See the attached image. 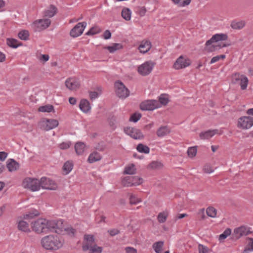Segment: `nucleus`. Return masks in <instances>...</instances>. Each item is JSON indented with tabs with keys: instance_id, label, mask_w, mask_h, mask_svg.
<instances>
[{
	"instance_id": "20",
	"label": "nucleus",
	"mask_w": 253,
	"mask_h": 253,
	"mask_svg": "<svg viewBox=\"0 0 253 253\" xmlns=\"http://www.w3.org/2000/svg\"><path fill=\"white\" fill-rule=\"evenodd\" d=\"M43 129L45 130H49L53 129L58 126L59 123L55 119H46L42 122Z\"/></svg>"
},
{
	"instance_id": "30",
	"label": "nucleus",
	"mask_w": 253,
	"mask_h": 253,
	"mask_svg": "<svg viewBox=\"0 0 253 253\" xmlns=\"http://www.w3.org/2000/svg\"><path fill=\"white\" fill-rule=\"evenodd\" d=\"M85 149V144L81 142H77L75 145V149L78 155H82Z\"/></svg>"
},
{
	"instance_id": "57",
	"label": "nucleus",
	"mask_w": 253,
	"mask_h": 253,
	"mask_svg": "<svg viewBox=\"0 0 253 253\" xmlns=\"http://www.w3.org/2000/svg\"><path fill=\"white\" fill-rule=\"evenodd\" d=\"M126 253H137V250L132 247H127L125 248Z\"/></svg>"
},
{
	"instance_id": "6",
	"label": "nucleus",
	"mask_w": 253,
	"mask_h": 253,
	"mask_svg": "<svg viewBox=\"0 0 253 253\" xmlns=\"http://www.w3.org/2000/svg\"><path fill=\"white\" fill-rule=\"evenodd\" d=\"M115 88L116 94L119 98H125L129 95V90L121 81L115 83Z\"/></svg>"
},
{
	"instance_id": "19",
	"label": "nucleus",
	"mask_w": 253,
	"mask_h": 253,
	"mask_svg": "<svg viewBox=\"0 0 253 253\" xmlns=\"http://www.w3.org/2000/svg\"><path fill=\"white\" fill-rule=\"evenodd\" d=\"M95 244L93 235H85L84 236V241L82 245V249L84 252L87 251L89 249V246Z\"/></svg>"
},
{
	"instance_id": "8",
	"label": "nucleus",
	"mask_w": 253,
	"mask_h": 253,
	"mask_svg": "<svg viewBox=\"0 0 253 253\" xmlns=\"http://www.w3.org/2000/svg\"><path fill=\"white\" fill-rule=\"evenodd\" d=\"M143 182V179L141 177L136 176H127L123 179L122 184L125 187H130L139 185Z\"/></svg>"
},
{
	"instance_id": "29",
	"label": "nucleus",
	"mask_w": 253,
	"mask_h": 253,
	"mask_svg": "<svg viewBox=\"0 0 253 253\" xmlns=\"http://www.w3.org/2000/svg\"><path fill=\"white\" fill-rule=\"evenodd\" d=\"M101 159V156L97 152H93L91 153L88 158V161L90 163L98 161Z\"/></svg>"
},
{
	"instance_id": "46",
	"label": "nucleus",
	"mask_w": 253,
	"mask_h": 253,
	"mask_svg": "<svg viewBox=\"0 0 253 253\" xmlns=\"http://www.w3.org/2000/svg\"><path fill=\"white\" fill-rule=\"evenodd\" d=\"M231 233V230L230 228H227L223 233L219 235V240L220 241L224 240Z\"/></svg>"
},
{
	"instance_id": "28",
	"label": "nucleus",
	"mask_w": 253,
	"mask_h": 253,
	"mask_svg": "<svg viewBox=\"0 0 253 253\" xmlns=\"http://www.w3.org/2000/svg\"><path fill=\"white\" fill-rule=\"evenodd\" d=\"M245 24V21L244 20H234L231 23V27L234 29L240 30L244 27Z\"/></svg>"
},
{
	"instance_id": "4",
	"label": "nucleus",
	"mask_w": 253,
	"mask_h": 253,
	"mask_svg": "<svg viewBox=\"0 0 253 253\" xmlns=\"http://www.w3.org/2000/svg\"><path fill=\"white\" fill-rule=\"evenodd\" d=\"M48 233L49 232H55L57 234H60L66 228L62 220H48Z\"/></svg>"
},
{
	"instance_id": "16",
	"label": "nucleus",
	"mask_w": 253,
	"mask_h": 253,
	"mask_svg": "<svg viewBox=\"0 0 253 253\" xmlns=\"http://www.w3.org/2000/svg\"><path fill=\"white\" fill-rule=\"evenodd\" d=\"M86 26L85 22L78 23L71 30L70 35L73 38H76L80 36L83 33V31Z\"/></svg>"
},
{
	"instance_id": "26",
	"label": "nucleus",
	"mask_w": 253,
	"mask_h": 253,
	"mask_svg": "<svg viewBox=\"0 0 253 253\" xmlns=\"http://www.w3.org/2000/svg\"><path fill=\"white\" fill-rule=\"evenodd\" d=\"M170 132V130L167 126H163L157 130V135L159 137H162L169 134Z\"/></svg>"
},
{
	"instance_id": "5",
	"label": "nucleus",
	"mask_w": 253,
	"mask_h": 253,
	"mask_svg": "<svg viewBox=\"0 0 253 253\" xmlns=\"http://www.w3.org/2000/svg\"><path fill=\"white\" fill-rule=\"evenodd\" d=\"M22 185L24 188H28L32 191H36L40 189V181L37 178H26L23 180Z\"/></svg>"
},
{
	"instance_id": "35",
	"label": "nucleus",
	"mask_w": 253,
	"mask_h": 253,
	"mask_svg": "<svg viewBox=\"0 0 253 253\" xmlns=\"http://www.w3.org/2000/svg\"><path fill=\"white\" fill-rule=\"evenodd\" d=\"M89 248L88 253H101L102 252V248L98 246L96 244L89 246Z\"/></svg>"
},
{
	"instance_id": "13",
	"label": "nucleus",
	"mask_w": 253,
	"mask_h": 253,
	"mask_svg": "<svg viewBox=\"0 0 253 253\" xmlns=\"http://www.w3.org/2000/svg\"><path fill=\"white\" fill-rule=\"evenodd\" d=\"M124 131L127 135L134 139H142L144 138V135L141 130L135 127H125Z\"/></svg>"
},
{
	"instance_id": "58",
	"label": "nucleus",
	"mask_w": 253,
	"mask_h": 253,
	"mask_svg": "<svg viewBox=\"0 0 253 253\" xmlns=\"http://www.w3.org/2000/svg\"><path fill=\"white\" fill-rule=\"evenodd\" d=\"M199 253H206L208 251V249L202 245H199Z\"/></svg>"
},
{
	"instance_id": "51",
	"label": "nucleus",
	"mask_w": 253,
	"mask_h": 253,
	"mask_svg": "<svg viewBox=\"0 0 253 253\" xmlns=\"http://www.w3.org/2000/svg\"><path fill=\"white\" fill-rule=\"evenodd\" d=\"M141 117L140 114L134 113L129 118V121L133 122H137Z\"/></svg>"
},
{
	"instance_id": "33",
	"label": "nucleus",
	"mask_w": 253,
	"mask_h": 253,
	"mask_svg": "<svg viewBox=\"0 0 253 253\" xmlns=\"http://www.w3.org/2000/svg\"><path fill=\"white\" fill-rule=\"evenodd\" d=\"M131 11L128 8H124L122 11V16L126 21H128L131 18Z\"/></svg>"
},
{
	"instance_id": "39",
	"label": "nucleus",
	"mask_w": 253,
	"mask_h": 253,
	"mask_svg": "<svg viewBox=\"0 0 253 253\" xmlns=\"http://www.w3.org/2000/svg\"><path fill=\"white\" fill-rule=\"evenodd\" d=\"M39 111L42 112H50L54 111V107L52 105H46L40 106L38 109Z\"/></svg>"
},
{
	"instance_id": "43",
	"label": "nucleus",
	"mask_w": 253,
	"mask_h": 253,
	"mask_svg": "<svg viewBox=\"0 0 253 253\" xmlns=\"http://www.w3.org/2000/svg\"><path fill=\"white\" fill-rule=\"evenodd\" d=\"M206 212L209 216L215 217L216 215L217 211L214 208L209 207L207 209Z\"/></svg>"
},
{
	"instance_id": "60",
	"label": "nucleus",
	"mask_w": 253,
	"mask_h": 253,
	"mask_svg": "<svg viewBox=\"0 0 253 253\" xmlns=\"http://www.w3.org/2000/svg\"><path fill=\"white\" fill-rule=\"evenodd\" d=\"M65 231H67L69 235H74L76 232V230L72 227L67 228H66V230Z\"/></svg>"
},
{
	"instance_id": "36",
	"label": "nucleus",
	"mask_w": 253,
	"mask_h": 253,
	"mask_svg": "<svg viewBox=\"0 0 253 253\" xmlns=\"http://www.w3.org/2000/svg\"><path fill=\"white\" fill-rule=\"evenodd\" d=\"M136 149L139 152L145 154H148L150 152V148L142 143H140L137 146Z\"/></svg>"
},
{
	"instance_id": "24",
	"label": "nucleus",
	"mask_w": 253,
	"mask_h": 253,
	"mask_svg": "<svg viewBox=\"0 0 253 253\" xmlns=\"http://www.w3.org/2000/svg\"><path fill=\"white\" fill-rule=\"evenodd\" d=\"M57 8L54 5L51 4L48 9L44 11V16L52 17L57 13Z\"/></svg>"
},
{
	"instance_id": "50",
	"label": "nucleus",
	"mask_w": 253,
	"mask_h": 253,
	"mask_svg": "<svg viewBox=\"0 0 253 253\" xmlns=\"http://www.w3.org/2000/svg\"><path fill=\"white\" fill-rule=\"evenodd\" d=\"M203 170L207 173H211L213 171V169L210 164H206L203 168Z\"/></svg>"
},
{
	"instance_id": "15",
	"label": "nucleus",
	"mask_w": 253,
	"mask_h": 253,
	"mask_svg": "<svg viewBox=\"0 0 253 253\" xmlns=\"http://www.w3.org/2000/svg\"><path fill=\"white\" fill-rule=\"evenodd\" d=\"M191 61L187 58L181 55L178 57L173 64V68L176 70L182 69L189 66Z\"/></svg>"
},
{
	"instance_id": "1",
	"label": "nucleus",
	"mask_w": 253,
	"mask_h": 253,
	"mask_svg": "<svg viewBox=\"0 0 253 253\" xmlns=\"http://www.w3.org/2000/svg\"><path fill=\"white\" fill-rule=\"evenodd\" d=\"M42 244L46 250L56 251L62 247L63 242L60 237L50 235L42 239Z\"/></svg>"
},
{
	"instance_id": "45",
	"label": "nucleus",
	"mask_w": 253,
	"mask_h": 253,
	"mask_svg": "<svg viewBox=\"0 0 253 253\" xmlns=\"http://www.w3.org/2000/svg\"><path fill=\"white\" fill-rule=\"evenodd\" d=\"M168 214L167 212H162L158 215V220L160 223H164L168 217Z\"/></svg>"
},
{
	"instance_id": "63",
	"label": "nucleus",
	"mask_w": 253,
	"mask_h": 253,
	"mask_svg": "<svg viewBox=\"0 0 253 253\" xmlns=\"http://www.w3.org/2000/svg\"><path fill=\"white\" fill-rule=\"evenodd\" d=\"M7 156V154L5 152H0V160L4 161Z\"/></svg>"
},
{
	"instance_id": "12",
	"label": "nucleus",
	"mask_w": 253,
	"mask_h": 253,
	"mask_svg": "<svg viewBox=\"0 0 253 253\" xmlns=\"http://www.w3.org/2000/svg\"><path fill=\"white\" fill-rule=\"evenodd\" d=\"M51 24V20L49 19H40L35 21L33 26L35 31H41L48 28Z\"/></svg>"
},
{
	"instance_id": "44",
	"label": "nucleus",
	"mask_w": 253,
	"mask_h": 253,
	"mask_svg": "<svg viewBox=\"0 0 253 253\" xmlns=\"http://www.w3.org/2000/svg\"><path fill=\"white\" fill-rule=\"evenodd\" d=\"M135 172V166L131 164L130 166L126 167L124 171L125 174H133Z\"/></svg>"
},
{
	"instance_id": "61",
	"label": "nucleus",
	"mask_w": 253,
	"mask_h": 253,
	"mask_svg": "<svg viewBox=\"0 0 253 253\" xmlns=\"http://www.w3.org/2000/svg\"><path fill=\"white\" fill-rule=\"evenodd\" d=\"M49 56L47 54H42L40 58V60L41 61H43L44 62H46L49 59Z\"/></svg>"
},
{
	"instance_id": "53",
	"label": "nucleus",
	"mask_w": 253,
	"mask_h": 253,
	"mask_svg": "<svg viewBox=\"0 0 253 253\" xmlns=\"http://www.w3.org/2000/svg\"><path fill=\"white\" fill-rule=\"evenodd\" d=\"M248 241V243L246 247H245V249L250 251H253V238H249Z\"/></svg>"
},
{
	"instance_id": "18",
	"label": "nucleus",
	"mask_w": 253,
	"mask_h": 253,
	"mask_svg": "<svg viewBox=\"0 0 253 253\" xmlns=\"http://www.w3.org/2000/svg\"><path fill=\"white\" fill-rule=\"evenodd\" d=\"M252 233L250 228L244 226H242L234 229L233 235L235 236L236 239H239L241 237L247 236Z\"/></svg>"
},
{
	"instance_id": "52",
	"label": "nucleus",
	"mask_w": 253,
	"mask_h": 253,
	"mask_svg": "<svg viewBox=\"0 0 253 253\" xmlns=\"http://www.w3.org/2000/svg\"><path fill=\"white\" fill-rule=\"evenodd\" d=\"M225 58V55H217L212 58V59L211 60L210 64L214 63L219 61L220 59H224Z\"/></svg>"
},
{
	"instance_id": "25",
	"label": "nucleus",
	"mask_w": 253,
	"mask_h": 253,
	"mask_svg": "<svg viewBox=\"0 0 253 253\" xmlns=\"http://www.w3.org/2000/svg\"><path fill=\"white\" fill-rule=\"evenodd\" d=\"M79 107L80 109L84 112H87L90 109V106L89 101L85 99L81 100Z\"/></svg>"
},
{
	"instance_id": "31",
	"label": "nucleus",
	"mask_w": 253,
	"mask_h": 253,
	"mask_svg": "<svg viewBox=\"0 0 253 253\" xmlns=\"http://www.w3.org/2000/svg\"><path fill=\"white\" fill-rule=\"evenodd\" d=\"M164 245L163 241H158L153 244V248L156 253H162Z\"/></svg>"
},
{
	"instance_id": "23",
	"label": "nucleus",
	"mask_w": 253,
	"mask_h": 253,
	"mask_svg": "<svg viewBox=\"0 0 253 253\" xmlns=\"http://www.w3.org/2000/svg\"><path fill=\"white\" fill-rule=\"evenodd\" d=\"M6 167L9 171H15L19 168V165L13 159H9L7 162Z\"/></svg>"
},
{
	"instance_id": "14",
	"label": "nucleus",
	"mask_w": 253,
	"mask_h": 253,
	"mask_svg": "<svg viewBox=\"0 0 253 253\" xmlns=\"http://www.w3.org/2000/svg\"><path fill=\"white\" fill-rule=\"evenodd\" d=\"M40 188L48 190H55L57 187L56 183L49 178L42 177L40 181Z\"/></svg>"
},
{
	"instance_id": "22",
	"label": "nucleus",
	"mask_w": 253,
	"mask_h": 253,
	"mask_svg": "<svg viewBox=\"0 0 253 253\" xmlns=\"http://www.w3.org/2000/svg\"><path fill=\"white\" fill-rule=\"evenodd\" d=\"M217 131V129L208 130L202 132L200 133L199 136L202 139H208L212 137Z\"/></svg>"
},
{
	"instance_id": "27",
	"label": "nucleus",
	"mask_w": 253,
	"mask_h": 253,
	"mask_svg": "<svg viewBox=\"0 0 253 253\" xmlns=\"http://www.w3.org/2000/svg\"><path fill=\"white\" fill-rule=\"evenodd\" d=\"M17 228L19 230L22 232L28 233L31 231L29 227L28 223L23 220H21L18 222Z\"/></svg>"
},
{
	"instance_id": "17",
	"label": "nucleus",
	"mask_w": 253,
	"mask_h": 253,
	"mask_svg": "<svg viewBox=\"0 0 253 253\" xmlns=\"http://www.w3.org/2000/svg\"><path fill=\"white\" fill-rule=\"evenodd\" d=\"M65 84L67 88L71 90H77L80 87L79 80L75 77L67 79Z\"/></svg>"
},
{
	"instance_id": "42",
	"label": "nucleus",
	"mask_w": 253,
	"mask_h": 253,
	"mask_svg": "<svg viewBox=\"0 0 253 253\" xmlns=\"http://www.w3.org/2000/svg\"><path fill=\"white\" fill-rule=\"evenodd\" d=\"M197 146H193L190 147L188 148L187 150V154L190 158H193L196 156L197 152Z\"/></svg>"
},
{
	"instance_id": "2",
	"label": "nucleus",
	"mask_w": 253,
	"mask_h": 253,
	"mask_svg": "<svg viewBox=\"0 0 253 253\" xmlns=\"http://www.w3.org/2000/svg\"><path fill=\"white\" fill-rule=\"evenodd\" d=\"M227 38L228 36L225 34H216L212 36L211 39L207 41L206 43L205 50L209 52H211L221 48L229 46L230 45L229 43L211 45L213 42L221 41H226L227 40Z\"/></svg>"
},
{
	"instance_id": "49",
	"label": "nucleus",
	"mask_w": 253,
	"mask_h": 253,
	"mask_svg": "<svg viewBox=\"0 0 253 253\" xmlns=\"http://www.w3.org/2000/svg\"><path fill=\"white\" fill-rule=\"evenodd\" d=\"M71 145L72 143L71 141L64 142L59 144V147L60 149L66 150L68 149Z\"/></svg>"
},
{
	"instance_id": "59",
	"label": "nucleus",
	"mask_w": 253,
	"mask_h": 253,
	"mask_svg": "<svg viewBox=\"0 0 253 253\" xmlns=\"http://www.w3.org/2000/svg\"><path fill=\"white\" fill-rule=\"evenodd\" d=\"M146 12V9L145 7H142L140 8L138 14L140 16H143L145 15Z\"/></svg>"
},
{
	"instance_id": "64",
	"label": "nucleus",
	"mask_w": 253,
	"mask_h": 253,
	"mask_svg": "<svg viewBox=\"0 0 253 253\" xmlns=\"http://www.w3.org/2000/svg\"><path fill=\"white\" fill-rule=\"evenodd\" d=\"M190 2H191V0H185L183 1L182 2H179V3H178V4L179 6H184L185 5H187L189 4Z\"/></svg>"
},
{
	"instance_id": "41",
	"label": "nucleus",
	"mask_w": 253,
	"mask_h": 253,
	"mask_svg": "<svg viewBox=\"0 0 253 253\" xmlns=\"http://www.w3.org/2000/svg\"><path fill=\"white\" fill-rule=\"evenodd\" d=\"M40 214V212L34 210L29 212L28 213L24 214L23 216V218L25 219H29V218H33L35 216H37Z\"/></svg>"
},
{
	"instance_id": "40",
	"label": "nucleus",
	"mask_w": 253,
	"mask_h": 253,
	"mask_svg": "<svg viewBox=\"0 0 253 253\" xmlns=\"http://www.w3.org/2000/svg\"><path fill=\"white\" fill-rule=\"evenodd\" d=\"M18 37L22 40L26 41L29 37V31L26 30H22L18 33Z\"/></svg>"
},
{
	"instance_id": "48",
	"label": "nucleus",
	"mask_w": 253,
	"mask_h": 253,
	"mask_svg": "<svg viewBox=\"0 0 253 253\" xmlns=\"http://www.w3.org/2000/svg\"><path fill=\"white\" fill-rule=\"evenodd\" d=\"M160 105H166L169 102V99L166 95H161L159 97V101H158Z\"/></svg>"
},
{
	"instance_id": "3",
	"label": "nucleus",
	"mask_w": 253,
	"mask_h": 253,
	"mask_svg": "<svg viewBox=\"0 0 253 253\" xmlns=\"http://www.w3.org/2000/svg\"><path fill=\"white\" fill-rule=\"evenodd\" d=\"M48 220L40 218L31 223V228L33 231L39 234L42 233H48Z\"/></svg>"
},
{
	"instance_id": "37",
	"label": "nucleus",
	"mask_w": 253,
	"mask_h": 253,
	"mask_svg": "<svg viewBox=\"0 0 253 253\" xmlns=\"http://www.w3.org/2000/svg\"><path fill=\"white\" fill-rule=\"evenodd\" d=\"M7 44L9 46L12 48H17L18 46L21 45L17 40L14 39H7Z\"/></svg>"
},
{
	"instance_id": "32",
	"label": "nucleus",
	"mask_w": 253,
	"mask_h": 253,
	"mask_svg": "<svg viewBox=\"0 0 253 253\" xmlns=\"http://www.w3.org/2000/svg\"><path fill=\"white\" fill-rule=\"evenodd\" d=\"M163 167V165L158 161H152L147 166V168L150 169H159Z\"/></svg>"
},
{
	"instance_id": "10",
	"label": "nucleus",
	"mask_w": 253,
	"mask_h": 253,
	"mask_svg": "<svg viewBox=\"0 0 253 253\" xmlns=\"http://www.w3.org/2000/svg\"><path fill=\"white\" fill-rule=\"evenodd\" d=\"M232 82L234 84H237L241 86L242 90H245L247 87L248 84V78L239 73H235L232 76Z\"/></svg>"
},
{
	"instance_id": "11",
	"label": "nucleus",
	"mask_w": 253,
	"mask_h": 253,
	"mask_svg": "<svg viewBox=\"0 0 253 253\" xmlns=\"http://www.w3.org/2000/svg\"><path fill=\"white\" fill-rule=\"evenodd\" d=\"M159 107L160 103L156 100H147L140 104V108L142 110H153Z\"/></svg>"
},
{
	"instance_id": "54",
	"label": "nucleus",
	"mask_w": 253,
	"mask_h": 253,
	"mask_svg": "<svg viewBox=\"0 0 253 253\" xmlns=\"http://www.w3.org/2000/svg\"><path fill=\"white\" fill-rule=\"evenodd\" d=\"M140 201L139 199L136 198L134 195H132L130 197L129 202L131 204H136L139 203Z\"/></svg>"
},
{
	"instance_id": "55",
	"label": "nucleus",
	"mask_w": 253,
	"mask_h": 253,
	"mask_svg": "<svg viewBox=\"0 0 253 253\" xmlns=\"http://www.w3.org/2000/svg\"><path fill=\"white\" fill-rule=\"evenodd\" d=\"M108 232L109 233L110 236H114L119 234L120 232V230H119L117 229H112L109 230L108 231Z\"/></svg>"
},
{
	"instance_id": "34",
	"label": "nucleus",
	"mask_w": 253,
	"mask_h": 253,
	"mask_svg": "<svg viewBox=\"0 0 253 253\" xmlns=\"http://www.w3.org/2000/svg\"><path fill=\"white\" fill-rule=\"evenodd\" d=\"M123 48V45L121 43H113L112 46H108L105 47L110 53H113L117 50Z\"/></svg>"
},
{
	"instance_id": "62",
	"label": "nucleus",
	"mask_w": 253,
	"mask_h": 253,
	"mask_svg": "<svg viewBox=\"0 0 253 253\" xmlns=\"http://www.w3.org/2000/svg\"><path fill=\"white\" fill-rule=\"evenodd\" d=\"M98 93L96 91H92L89 93V96L91 100L95 99L98 96Z\"/></svg>"
},
{
	"instance_id": "38",
	"label": "nucleus",
	"mask_w": 253,
	"mask_h": 253,
	"mask_svg": "<svg viewBox=\"0 0 253 253\" xmlns=\"http://www.w3.org/2000/svg\"><path fill=\"white\" fill-rule=\"evenodd\" d=\"M73 167V163L72 162L67 161L64 164L63 169L64 171L65 172L66 174H68L72 170Z\"/></svg>"
},
{
	"instance_id": "21",
	"label": "nucleus",
	"mask_w": 253,
	"mask_h": 253,
	"mask_svg": "<svg viewBox=\"0 0 253 253\" xmlns=\"http://www.w3.org/2000/svg\"><path fill=\"white\" fill-rule=\"evenodd\" d=\"M151 48V43L149 41L143 40L138 47L141 53H145L149 51Z\"/></svg>"
},
{
	"instance_id": "56",
	"label": "nucleus",
	"mask_w": 253,
	"mask_h": 253,
	"mask_svg": "<svg viewBox=\"0 0 253 253\" xmlns=\"http://www.w3.org/2000/svg\"><path fill=\"white\" fill-rule=\"evenodd\" d=\"M111 37V33L108 30H106L103 33V37L105 40L110 39Z\"/></svg>"
},
{
	"instance_id": "47",
	"label": "nucleus",
	"mask_w": 253,
	"mask_h": 253,
	"mask_svg": "<svg viewBox=\"0 0 253 253\" xmlns=\"http://www.w3.org/2000/svg\"><path fill=\"white\" fill-rule=\"evenodd\" d=\"M100 32V28L97 26L91 28L86 33L87 35H93L99 33Z\"/></svg>"
},
{
	"instance_id": "9",
	"label": "nucleus",
	"mask_w": 253,
	"mask_h": 253,
	"mask_svg": "<svg viewBox=\"0 0 253 253\" xmlns=\"http://www.w3.org/2000/svg\"><path fill=\"white\" fill-rule=\"evenodd\" d=\"M155 65L152 61H146L138 67V72L143 76H147L151 73Z\"/></svg>"
},
{
	"instance_id": "7",
	"label": "nucleus",
	"mask_w": 253,
	"mask_h": 253,
	"mask_svg": "<svg viewBox=\"0 0 253 253\" xmlns=\"http://www.w3.org/2000/svg\"><path fill=\"white\" fill-rule=\"evenodd\" d=\"M237 127L242 129H248L253 126V118L250 116H243L238 120Z\"/></svg>"
}]
</instances>
